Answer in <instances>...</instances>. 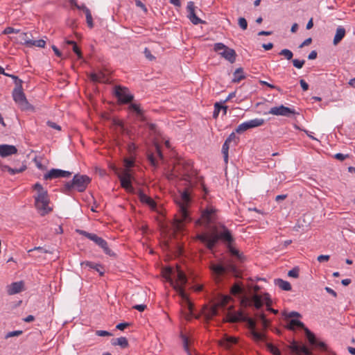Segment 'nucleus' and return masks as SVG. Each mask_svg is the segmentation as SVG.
Here are the masks:
<instances>
[{
	"label": "nucleus",
	"mask_w": 355,
	"mask_h": 355,
	"mask_svg": "<svg viewBox=\"0 0 355 355\" xmlns=\"http://www.w3.org/2000/svg\"><path fill=\"white\" fill-rule=\"evenodd\" d=\"M216 220V209L212 206L207 207L202 211L200 218L196 220V225L204 226L209 232L197 235L196 238L205 243L207 248L212 250L219 239L231 244L233 241L230 232L223 227V232L218 234L214 223Z\"/></svg>",
	"instance_id": "1"
},
{
	"label": "nucleus",
	"mask_w": 355,
	"mask_h": 355,
	"mask_svg": "<svg viewBox=\"0 0 355 355\" xmlns=\"http://www.w3.org/2000/svg\"><path fill=\"white\" fill-rule=\"evenodd\" d=\"M162 276L166 281L170 283L178 294L181 297L184 304V308L187 309L189 311V313L186 314L185 318L187 320H189L192 316L193 304L189 301L184 290V286L187 282L185 274L178 268L175 270L169 267L162 270Z\"/></svg>",
	"instance_id": "2"
},
{
	"label": "nucleus",
	"mask_w": 355,
	"mask_h": 355,
	"mask_svg": "<svg viewBox=\"0 0 355 355\" xmlns=\"http://www.w3.org/2000/svg\"><path fill=\"white\" fill-rule=\"evenodd\" d=\"M175 201L178 206V211L175 216L173 227L175 232H181L184 230L186 224L191 221L188 211L191 202L188 191L181 192L180 197L176 198Z\"/></svg>",
	"instance_id": "3"
},
{
	"label": "nucleus",
	"mask_w": 355,
	"mask_h": 355,
	"mask_svg": "<svg viewBox=\"0 0 355 355\" xmlns=\"http://www.w3.org/2000/svg\"><path fill=\"white\" fill-rule=\"evenodd\" d=\"M34 189L37 191V196H35V205L37 210L41 216L48 214L52 211L49 206V198L47 191L45 190L40 183L34 185Z\"/></svg>",
	"instance_id": "4"
},
{
	"label": "nucleus",
	"mask_w": 355,
	"mask_h": 355,
	"mask_svg": "<svg viewBox=\"0 0 355 355\" xmlns=\"http://www.w3.org/2000/svg\"><path fill=\"white\" fill-rule=\"evenodd\" d=\"M239 320L247 322L248 326L250 329V334L253 340L256 342L264 340L265 335L255 330L256 322L254 319L246 315L243 312L240 311L236 314L230 316V321L235 322Z\"/></svg>",
	"instance_id": "5"
},
{
	"label": "nucleus",
	"mask_w": 355,
	"mask_h": 355,
	"mask_svg": "<svg viewBox=\"0 0 355 355\" xmlns=\"http://www.w3.org/2000/svg\"><path fill=\"white\" fill-rule=\"evenodd\" d=\"M114 172L117 175L120 180L121 187L125 189L128 192L132 193L134 189L132 186L131 178L132 173L131 170L129 169H119L117 167H113Z\"/></svg>",
	"instance_id": "6"
},
{
	"label": "nucleus",
	"mask_w": 355,
	"mask_h": 355,
	"mask_svg": "<svg viewBox=\"0 0 355 355\" xmlns=\"http://www.w3.org/2000/svg\"><path fill=\"white\" fill-rule=\"evenodd\" d=\"M192 162L191 161L180 160L175 166L174 171L179 173L180 175L183 177V179L191 182L192 172Z\"/></svg>",
	"instance_id": "7"
},
{
	"label": "nucleus",
	"mask_w": 355,
	"mask_h": 355,
	"mask_svg": "<svg viewBox=\"0 0 355 355\" xmlns=\"http://www.w3.org/2000/svg\"><path fill=\"white\" fill-rule=\"evenodd\" d=\"M214 49L217 52L221 57L230 63H234L236 61V51L225 46L224 44L218 42L216 43L214 46Z\"/></svg>",
	"instance_id": "8"
},
{
	"label": "nucleus",
	"mask_w": 355,
	"mask_h": 355,
	"mask_svg": "<svg viewBox=\"0 0 355 355\" xmlns=\"http://www.w3.org/2000/svg\"><path fill=\"white\" fill-rule=\"evenodd\" d=\"M77 232L79 233L80 235L85 236L87 239L94 241L96 245H98L103 250L105 254L110 256L114 254V253L109 248L107 241L104 240L103 238L98 236L95 234L89 233L84 230H78Z\"/></svg>",
	"instance_id": "9"
},
{
	"label": "nucleus",
	"mask_w": 355,
	"mask_h": 355,
	"mask_svg": "<svg viewBox=\"0 0 355 355\" xmlns=\"http://www.w3.org/2000/svg\"><path fill=\"white\" fill-rule=\"evenodd\" d=\"M15 83L17 87L12 92L13 99L21 109H26L28 106V101L22 91L21 80L17 78V80H15Z\"/></svg>",
	"instance_id": "10"
},
{
	"label": "nucleus",
	"mask_w": 355,
	"mask_h": 355,
	"mask_svg": "<svg viewBox=\"0 0 355 355\" xmlns=\"http://www.w3.org/2000/svg\"><path fill=\"white\" fill-rule=\"evenodd\" d=\"M263 295L255 294L252 297H243L241 301L243 308L254 306L255 309H259L263 304Z\"/></svg>",
	"instance_id": "11"
},
{
	"label": "nucleus",
	"mask_w": 355,
	"mask_h": 355,
	"mask_svg": "<svg viewBox=\"0 0 355 355\" xmlns=\"http://www.w3.org/2000/svg\"><path fill=\"white\" fill-rule=\"evenodd\" d=\"M114 94L122 103H128L133 100V95H132L128 89L126 87L116 86L114 88Z\"/></svg>",
	"instance_id": "12"
},
{
	"label": "nucleus",
	"mask_w": 355,
	"mask_h": 355,
	"mask_svg": "<svg viewBox=\"0 0 355 355\" xmlns=\"http://www.w3.org/2000/svg\"><path fill=\"white\" fill-rule=\"evenodd\" d=\"M268 113L275 116L290 117L295 114V111L294 109L281 105L271 107Z\"/></svg>",
	"instance_id": "13"
},
{
	"label": "nucleus",
	"mask_w": 355,
	"mask_h": 355,
	"mask_svg": "<svg viewBox=\"0 0 355 355\" xmlns=\"http://www.w3.org/2000/svg\"><path fill=\"white\" fill-rule=\"evenodd\" d=\"M73 180L75 189L79 192L84 191L90 182V178L85 175H75Z\"/></svg>",
	"instance_id": "14"
},
{
	"label": "nucleus",
	"mask_w": 355,
	"mask_h": 355,
	"mask_svg": "<svg viewBox=\"0 0 355 355\" xmlns=\"http://www.w3.org/2000/svg\"><path fill=\"white\" fill-rule=\"evenodd\" d=\"M71 175V173L67 171L61 169L53 168L50 170L47 173L44 174V180H53L59 178H69Z\"/></svg>",
	"instance_id": "15"
},
{
	"label": "nucleus",
	"mask_w": 355,
	"mask_h": 355,
	"mask_svg": "<svg viewBox=\"0 0 355 355\" xmlns=\"http://www.w3.org/2000/svg\"><path fill=\"white\" fill-rule=\"evenodd\" d=\"M218 313V309L214 304L211 306H205L202 311V314L207 322L212 320Z\"/></svg>",
	"instance_id": "16"
},
{
	"label": "nucleus",
	"mask_w": 355,
	"mask_h": 355,
	"mask_svg": "<svg viewBox=\"0 0 355 355\" xmlns=\"http://www.w3.org/2000/svg\"><path fill=\"white\" fill-rule=\"evenodd\" d=\"M288 347L293 353H295L297 355H301V354H304V355H311V351L306 346L303 345H300L295 341H293Z\"/></svg>",
	"instance_id": "17"
},
{
	"label": "nucleus",
	"mask_w": 355,
	"mask_h": 355,
	"mask_svg": "<svg viewBox=\"0 0 355 355\" xmlns=\"http://www.w3.org/2000/svg\"><path fill=\"white\" fill-rule=\"evenodd\" d=\"M24 284L22 281L16 282L6 286L7 293L12 295L21 292L24 290Z\"/></svg>",
	"instance_id": "18"
},
{
	"label": "nucleus",
	"mask_w": 355,
	"mask_h": 355,
	"mask_svg": "<svg viewBox=\"0 0 355 355\" xmlns=\"http://www.w3.org/2000/svg\"><path fill=\"white\" fill-rule=\"evenodd\" d=\"M305 334L309 342L311 345H315L321 349H326V344L323 342L318 341L315 337V335L308 328H305Z\"/></svg>",
	"instance_id": "19"
},
{
	"label": "nucleus",
	"mask_w": 355,
	"mask_h": 355,
	"mask_svg": "<svg viewBox=\"0 0 355 355\" xmlns=\"http://www.w3.org/2000/svg\"><path fill=\"white\" fill-rule=\"evenodd\" d=\"M188 12V17L193 24H198L202 22V20L198 18L195 13V6L192 1H189L187 6Z\"/></svg>",
	"instance_id": "20"
},
{
	"label": "nucleus",
	"mask_w": 355,
	"mask_h": 355,
	"mask_svg": "<svg viewBox=\"0 0 355 355\" xmlns=\"http://www.w3.org/2000/svg\"><path fill=\"white\" fill-rule=\"evenodd\" d=\"M17 153V149L15 146L8 144H0V156L6 157Z\"/></svg>",
	"instance_id": "21"
},
{
	"label": "nucleus",
	"mask_w": 355,
	"mask_h": 355,
	"mask_svg": "<svg viewBox=\"0 0 355 355\" xmlns=\"http://www.w3.org/2000/svg\"><path fill=\"white\" fill-rule=\"evenodd\" d=\"M138 197L142 203L148 205L150 208L154 209L156 207L155 201L140 190L138 192Z\"/></svg>",
	"instance_id": "22"
},
{
	"label": "nucleus",
	"mask_w": 355,
	"mask_h": 355,
	"mask_svg": "<svg viewBox=\"0 0 355 355\" xmlns=\"http://www.w3.org/2000/svg\"><path fill=\"white\" fill-rule=\"evenodd\" d=\"M78 8L80 10H82L85 12V17H86V21H87V24L88 26L91 28H93L94 23H93L92 16L91 12L89 10V8H87L84 5L82 6H78Z\"/></svg>",
	"instance_id": "23"
},
{
	"label": "nucleus",
	"mask_w": 355,
	"mask_h": 355,
	"mask_svg": "<svg viewBox=\"0 0 355 355\" xmlns=\"http://www.w3.org/2000/svg\"><path fill=\"white\" fill-rule=\"evenodd\" d=\"M237 342V339L235 337L232 336H225L223 340H220V345L224 347L229 349L233 345L236 344Z\"/></svg>",
	"instance_id": "24"
},
{
	"label": "nucleus",
	"mask_w": 355,
	"mask_h": 355,
	"mask_svg": "<svg viewBox=\"0 0 355 355\" xmlns=\"http://www.w3.org/2000/svg\"><path fill=\"white\" fill-rule=\"evenodd\" d=\"M345 35V29L342 26L338 27L336 29V35L334 38V44H338L343 40Z\"/></svg>",
	"instance_id": "25"
},
{
	"label": "nucleus",
	"mask_w": 355,
	"mask_h": 355,
	"mask_svg": "<svg viewBox=\"0 0 355 355\" xmlns=\"http://www.w3.org/2000/svg\"><path fill=\"white\" fill-rule=\"evenodd\" d=\"M90 79L94 82L104 83L107 81L105 75L103 72L92 73L90 74Z\"/></svg>",
	"instance_id": "26"
},
{
	"label": "nucleus",
	"mask_w": 355,
	"mask_h": 355,
	"mask_svg": "<svg viewBox=\"0 0 355 355\" xmlns=\"http://www.w3.org/2000/svg\"><path fill=\"white\" fill-rule=\"evenodd\" d=\"M26 169V166L25 164H22L20 168H11L9 166H3V170L7 171L10 174L15 175L16 173H19L23 172Z\"/></svg>",
	"instance_id": "27"
},
{
	"label": "nucleus",
	"mask_w": 355,
	"mask_h": 355,
	"mask_svg": "<svg viewBox=\"0 0 355 355\" xmlns=\"http://www.w3.org/2000/svg\"><path fill=\"white\" fill-rule=\"evenodd\" d=\"M81 265H82V266H87V267L94 269L98 272H99L100 275H101V276L103 275V274H104V271L102 270L103 268L99 264L94 263L90 262V261H84L81 263Z\"/></svg>",
	"instance_id": "28"
},
{
	"label": "nucleus",
	"mask_w": 355,
	"mask_h": 355,
	"mask_svg": "<svg viewBox=\"0 0 355 355\" xmlns=\"http://www.w3.org/2000/svg\"><path fill=\"white\" fill-rule=\"evenodd\" d=\"M112 344L113 345H119L122 348H126L128 347V341L125 337H120L116 339H112Z\"/></svg>",
	"instance_id": "29"
},
{
	"label": "nucleus",
	"mask_w": 355,
	"mask_h": 355,
	"mask_svg": "<svg viewBox=\"0 0 355 355\" xmlns=\"http://www.w3.org/2000/svg\"><path fill=\"white\" fill-rule=\"evenodd\" d=\"M245 78L244 72L242 68H238L236 69L233 74V83H239L241 80Z\"/></svg>",
	"instance_id": "30"
},
{
	"label": "nucleus",
	"mask_w": 355,
	"mask_h": 355,
	"mask_svg": "<svg viewBox=\"0 0 355 355\" xmlns=\"http://www.w3.org/2000/svg\"><path fill=\"white\" fill-rule=\"evenodd\" d=\"M275 284L278 286L283 291H291V284L285 280H283L282 279H277L275 280Z\"/></svg>",
	"instance_id": "31"
},
{
	"label": "nucleus",
	"mask_w": 355,
	"mask_h": 355,
	"mask_svg": "<svg viewBox=\"0 0 355 355\" xmlns=\"http://www.w3.org/2000/svg\"><path fill=\"white\" fill-rule=\"evenodd\" d=\"M227 107L220 105L218 103H216L214 105V111L213 113L214 118L216 119L218 116L219 112H221V110L223 111V114H226Z\"/></svg>",
	"instance_id": "32"
},
{
	"label": "nucleus",
	"mask_w": 355,
	"mask_h": 355,
	"mask_svg": "<svg viewBox=\"0 0 355 355\" xmlns=\"http://www.w3.org/2000/svg\"><path fill=\"white\" fill-rule=\"evenodd\" d=\"M227 107L220 105L218 103H216L214 105V111L213 113L214 118L216 119L218 116L219 112H221V110L223 111V114H226Z\"/></svg>",
	"instance_id": "33"
},
{
	"label": "nucleus",
	"mask_w": 355,
	"mask_h": 355,
	"mask_svg": "<svg viewBox=\"0 0 355 355\" xmlns=\"http://www.w3.org/2000/svg\"><path fill=\"white\" fill-rule=\"evenodd\" d=\"M30 36L31 33H22L19 35L21 42L28 47H31V44L32 42V40L31 39Z\"/></svg>",
	"instance_id": "34"
},
{
	"label": "nucleus",
	"mask_w": 355,
	"mask_h": 355,
	"mask_svg": "<svg viewBox=\"0 0 355 355\" xmlns=\"http://www.w3.org/2000/svg\"><path fill=\"white\" fill-rule=\"evenodd\" d=\"M33 252H37L39 254L38 255L31 254L30 256H31L34 258H36V259L42 258V254L49 252L48 250H45L42 247H35V248L31 249L28 251V253Z\"/></svg>",
	"instance_id": "35"
},
{
	"label": "nucleus",
	"mask_w": 355,
	"mask_h": 355,
	"mask_svg": "<svg viewBox=\"0 0 355 355\" xmlns=\"http://www.w3.org/2000/svg\"><path fill=\"white\" fill-rule=\"evenodd\" d=\"M210 268L213 272L218 276L223 275L226 271V268L220 264H212Z\"/></svg>",
	"instance_id": "36"
},
{
	"label": "nucleus",
	"mask_w": 355,
	"mask_h": 355,
	"mask_svg": "<svg viewBox=\"0 0 355 355\" xmlns=\"http://www.w3.org/2000/svg\"><path fill=\"white\" fill-rule=\"evenodd\" d=\"M288 328L291 330H294L295 328H302L305 331V327L303 322L300 320L292 319L288 324Z\"/></svg>",
	"instance_id": "37"
},
{
	"label": "nucleus",
	"mask_w": 355,
	"mask_h": 355,
	"mask_svg": "<svg viewBox=\"0 0 355 355\" xmlns=\"http://www.w3.org/2000/svg\"><path fill=\"white\" fill-rule=\"evenodd\" d=\"M250 128H254L261 126L264 124L265 121L263 119L256 118L250 121H248Z\"/></svg>",
	"instance_id": "38"
},
{
	"label": "nucleus",
	"mask_w": 355,
	"mask_h": 355,
	"mask_svg": "<svg viewBox=\"0 0 355 355\" xmlns=\"http://www.w3.org/2000/svg\"><path fill=\"white\" fill-rule=\"evenodd\" d=\"M230 300V297L229 296H222L217 302L214 303L216 306H217L218 309L220 308H223L225 306L229 301Z\"/></svg>",
	"instance_id": "39"
},
{
	"label": "nucleus",
	"mask_w": 355,
	"mask_h": 355,
	"mask_svg": "<svg viewBox=\"0 0 355 355\" xmlns=\"http://www.w3.org/2000/svg\"><path fill=\"white\" fill-rule=\"evenodd\" d=\"M129 110L135 112L137 116L142 117L143 112H142L141 109L140 108L139 105H137L135 103H131L129 105Z\"/></svg>",
	"instance_id": "40"
},
{
	"label": "nucleus",
	"mask_w": 355,
	"mask_h": 355,
	"mask_svg": "<svg viewBox=\"0 0 355 355\" xmlns=\"http://www.w3.org/2000/svg\"><path fill=\"white\" fill-rule=\"evenodd\" d=\"M250 129L248 121H245L239 125L236 129V132L241 134L248 130Z\"/></svg>",
	"instance_id": "41"
},
{
	"label": "nucleus",
	"mask_w": 355,
	"mask_h": 355,
	"mask_svg": "<svg viewBox=\"0 0 355 355\" xmlns=\"http://www.w3.org/2000/svg\"><path fill=\"white\" fill-rule=\"evenodd\" d=\"M229 148H230V143H228L225 141L222 147V153L223 154L224 161L226 163L227 162V160H228Z\"/></svg>",
	"instance_id": "42"
},
{
	"label": "nucleus",
	"mask_w": 355,
	"mask_h": 355,
	"mask_svg": "<svg viewBox=\"0 0 355 355\" xmlns=\"http://www.w3.org/2000/svg\"><path fill=\"white\" fill-rule=\"evenodd\" d=\"M279 54L288 60H291L293 56V52L287 49H282Z\"/></svg>",
	"instance_id": "43"
},
{
	"label": "nucleus",
	"mask_w": 355,
	"mask_h": 355,
	"mask_svg": "<svg viewBox=\"0 0 355 355\" xmlns=\"http://www.w3.org/2000/svg\"><path fill=\"white\" fill-rule=\"evenodd\" d=\"M266 347L268 351H270L274 355H280V351L273 345L272 343H266Z\"/></svg>",
	"instance_id": "44"
},
{
	"label": "nucleus",
	"mask_w": 355,
	"mask_h": 355,
	"mask_svg": "<svg viewBox=\"0 0 355 355\" xmlns=\"http://www.w3.org/2000/svg\"><path fill=\"white\" fill-rule=\"evenodd\" d=\"M46 45V42L44 40H33L31 44V47L37 46L40 48H44Z\"/></svg>",
	"instance_id": "45"
},
{
	"label": "nucleus",
	"mask_w": 355,
	"mask_h": 355,
	"mask_svg": "<svg viewBox=\"0 0 355 355\" xmlns=\"http://www.w3.org/2000/svg\"><path fill=\"white\" fill-rule=\"evenodd\" d=\"M243 292L242 288L237 284H234L231 288V293L233 295H238Z\"/></svg>",
	"instance_id": "46"
},
{
	"label": "nucleus",
	"mask_w": 355,
	"mask_h": 355,
	"mask_svg": "<svg viewBox=\"0 0 355 355\" xmlns=\"http://www.w3.org/2000/svg\"><path fill=\"white\" fill-rule=\"evenodd\" d=\"M304 63H305V60H300L297 59L293 60V66L295 67H296L297 69H302L303 67Z\"/></svg>",
	"instance_id": "47"
},
{
	"label": "nucleus",
	"mask_w": 355,
	"mask_h": 355,
	"mask_svg": "<svg viewBox=\"0 0 355 355\" xmlns=\"http://www.w3.org/2000/svg\"><path fill=\"white\" fill-rule=\"evenodd\" d=\"M288 275L290 277L297 278L299 277V268H294L292 270H289L288 272Z\"/></svg>",
	"instance_id": "48"
},
{
	"label": "nucleus",
	"mask_w": 355,
	"mask_h": 355,
	"mask_svg": "<svg viewBox=\"0 0 355 355\" xmlns=\"http://www.w3.org/2000/svg\"><path fill=\"white\" fill-rule=\"evenodd\" d=\"M238 24L243 30H245L248 27V22L244 17H240Z\"/></svg>",
	"instance_id": "49"
},
{
	"label": "nucleus",
	"mask_w": 355,
	"mask_h": 355,
	"mask_svg": "<svg viewBox=\"0 0 355 355\" xmlns=\"http://www.w3.org/2000/svg\"><path fill=\"white\" fill-rule=\"evenodd\" d=\"M263 303L265 302L267 306V309H268L269 308H270V306L272 304V301L270 298V295L268 293L263 294Z\"/></svg>",
	"instance_id": "50"
},
{
	"label": "nucleus",
	"mask_w": 355,
	"mask_h": 355,
	"mask_svg": "<svg viewBox=\"0 0 355 355\" xmlns=\"http://www.w3.org/2000/svg\"><path fill=\"white\" fill-rule=\"evenodd\" d=\"M21 334H22V331H20V330L13 331L8 332L6 335L5 338L7 339V338L14 337V336H19Z\"/></svg>",
	"instance_id": "51"
},
{
	"label": "nucleus",
	"mask_w": 355,
	"mask_h": 355,
	"mask_svg": "<svg viewBox=\"0 0 355 355\" xmlns=\"http://www.w3.org/2000/svg\"><path fill=\"white\" fill-rule=\"evenodd\" d=\"M134 166V161L130 159H124V169H129L130 170V168Z\"/></svg>",
	"instance_id": "52"
},
{
	"label": "nucleus",
	"mask_w": 355,
	"mask_h": 355,
	"mask_svg": "<svg viewBox=\"0 0 355 355\" xmlns=\"http://www.w3.org/2000/svg\"><path fill=\"white\" fill-rule=\"evenodd\" d=\"M71 189H75V186L73 185V180H72L71 182H68L64 184V192L67 193Z\"/></svg>",
	"instance_id": "53"
},
{
	"label": "nucleus",
	"mask_w": 355,
	"mask_h": 355,
	"mask_svg": "<svg viewBox=\"0 0 355 355\" xmlns=\"http://www.w3.org/2000/svg\"><path fill=\"white\" fill-rule=\"evenodd\" d=\"M182 340H183V346H184V350L187 352V354L189 355H191L189 352V340H188V338L186 337V336H182Z\"/></svg>",
	"instance_id": "54"
},
{
	"label": "nucleus",
	"mask_w": 355,
	"mask_h": 355,
	"mask_svg": "<svg viewBox=\"0 0 355 355\" xmlns=\"http://www.w3.org/2000/svg\"><path fill=\"white\" fill-rule=\"evenodd\" d=\"M96 335L98 336H112V334L107 331L97 330L96 331Z\"/></svg>",
	"instance_id": "55"
},
{
	"label": "nucleus",
	"mask_w": 355,
	"mask_h": 355,
	"mask_svg": "<svg viewBox=\"0 0 355 355\" xmlns=\"http://www.w3.org/2000/svg\"><path fill=\"white\" fill-rule=\"evenodd\" d=\"M144 55H145L146 58L147 59H148L149 60H153L155 58V56H153L151 54L150 51L148 49H147V48H146L144 49Z\"/></svg>",
	"instance_id": "56"
},
{
	"label": "nucleus",
	"mask_w": 355,
	"mask_h": 355,
	"mask_svg": "<svg viewBox=\"0 0 355 355\" xmlns=\"http://www.w3.org/2000/svg\"><path fill=\"white\" fill-rule=\"evenodd\" d=\"M256 316L262 321L263 326L266 327L267 320L266 319L265 315L263 313H257Z\"/></svg>",
	"instance_id": "57"
},
{
	"label": "nucleus",
	"mask_w": 355,
	"mask_h": 355,
	"mask_svg": "<svg viewBox=\"0 0 355 355\" xmlns=\"http://www.w3.org/2000/svg\"><path fill=\"white\" fill-rule=\"evenodd\" d=\"M130 324L128 322L119 323L116 325V329L121 331L124 330L126 327H129Z\"/></svg>",
	"instance_id": "58"
},
{
	"label": "nucleus",
	"mask_w": 355,
	"mask_h": 355,
	"mask_svg": "<svg viewBox=\"0 0 355 355\" xmlns=\"http://www.w3.org/2000/svg\"><path fill=\"white\" fill-rule=\"evenodd\" d=\"M73 52L78 55L79 58H82V53L80 49L78 47L77 44H74L73 46Z\"/></svg>",
	"instance_id": "59"
},
{
	"label": "nucleus",
	"mask_w": 355,
	"mask_h": 355,
	"mask_svg": "<svg viewBox=\"0 0 355 355\" xmlns=\"http://www.w3.org/2000/svg\"><path fill=\"white\" fill-rule=\"evenodd\" d=\"M34 162L35 163V165L36 166L39 168V169H41V170H44V166L42 165V162L40 160H39L37 157H35L34 159H33Z\"/></svg>",
	"instance_id": "60"
},
{
	"label": "nucleus",
	"mask_w": 355,
	"mask_h": 355,
	"mask_svg": "<svg viewBox=\"0 0 355 355\" xmlns=\"http://www.w3.org/2000/svg\"><path fill=\"white\" fill-rule=\"evenodd\" d=\"M300 85L303 89V91H307L309 89V85L306 83V81L303 79L300 80Z\"/></svg>",
	"instance_id": "61"
},
{
	"label": "nucleus",
	"mask_w": 355,
	"mask_h": 355,
	"mask_svg": "<svg viewBox=\"0 0 355 355\" xmlns=\"http://www.w3.org/2000/svg\"><path fill=\"white\" fill-rule=\"evenodd\" d=\"M135 4L137 7L141 8L144 12H146L147 11V9L145 6V5L139 0H136L135 1Z\"/></svg>",
	"instance_id": "62"
},
{
	"label": "nucleus",
	"mask_w": 355,
	"mask_h": 355,
	"mask_svg": "<svg viewBox=\"0 0 355 355\" xmlns=\"http://www.w3.org/2000/svg\"><path fill=\"white\" fill-rule=\"evenodd\" d=\"M47 125L52 128H54V129H56L58 130H61V128L60 125H57L54 122H52V121H48L47 122Z\"/></svg>",
	"instance_id": "63"
},
{
	"label": "nucleus",
	"mask_w": 355,
	"mask_h": 355,
	"mask_svg": "<svg viewBox=\"0 0 355 355\" xmlns=\"http://www.w3.org/2000/svg\"><path fill=\"white\" fill-rule=\"evenodd\" d=\"M347 155H343L342 153H336L335 155H334V157L340 161H343L345 159V158L347 157Z\"/></svg>",
	"instance_id": "64"
}]
</instances>
